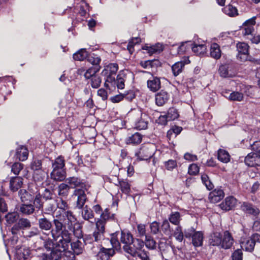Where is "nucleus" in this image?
<instances>
[{
    "label": "nucleus",
    "instance_id": "nucleus-1",
    "mask_svg": "<svg viewBox=\"0 0 260 260\" xmlns=\"http://www.w3.org/2000/svg\"><path fill=\"white\" fill-rule=\"evenodd\" d=\"M38 224L42 231H50L54 241L70 240V233L64 229L63 224L58 218L51 220L43 215L38 219Z\"/></svg>",
    "mask_w": 260,
    "mask_h": 260
},
{
    "label": "nucleus",
    "instance_id": "nucleus-2",
    "mask_svg": "<svg viewBox=\"0 0 260 260\" xmlns=\"http://www.w3.org/2000/svg\"><path fill=\"white\" fill-rule=\"evenodd\" d=\"M43 240L44 249L49 253H43L39 255V260H60L62 252L68 249V245L70 241H54V240L49 237Z\"/></svg>",
    "mask_w": 260,
    "mask_h": 260
},
{
    "label": "nucleus",
    "instance_id": "nucleus-3",
    "mask_svg": "<svg viewBox=\"0 0 260 260\" xmlns=\"http://www.w3.org/2000/svg\"><path fill=\"white\" fill-rule=\"evenodd\" d=\"M255 19L254 16L245 21L241 27L240 31L246 39L250 40L252 43L257 44L260 42V37L255 34Z\"/></svg>",
    "mask_w": 260,
    "mask_h": 260
},
{
    "label": "nucleus",
    "instance_id": "nucleus-4",
    "mask_svg": "<svg viewBox=\"0 0 260 260\" xmlns=\"http://www.w3.org/2000/svg\"><path fill=\"white\" fill-rule=\"evenodd\" d=\"M91 209L94 213L100 215L99 217L94 218L95 222L98 223L99 221H102V225H104L105 228H106V225L108 222L117 221L116 214L112 213L109 208L103 210L100 204H96L92 206Z\"/></svg>",
    "mask_w": 260,
    "mask_h": 260
},
{
    "label": "nucleus",
    "instance_id": "nucleus-5",
    "mask_svg": "<svg viewBox=\"0 0 260 260\" xmlns=\"http://www.w3.org/2000/svg\"><path fill=\"white\" fill-rule=\"evenodd\" d=\"M102 221L95 223V228L92 234H85L83 240L85 245L92 244L94 242H101L106 233V228L102 225Z\"/></svg>",
    "mask_w": 260,
    "mask_h": 260
},
{
    "label": "nucleus",
    "instance_id": "nucleus-6",
    "mask_svg": "<svg viewBox=\"0 0 260 260\" xmlns=\"http://www.w3.org/2000/svg\"><path fill=\"white\" fill-rule=\"evenodd\" d=\"M119 67L116 63H110L105 67L104 69L102 71L101 74L104 77L105 83L104 86L109 90H110V85L108 82L114 83V77L116 75Z\"/></svg>",
    "mask_w": 260,
    "mask_h": 260
},
{
    "label": "nucleus",
    "instance_id": "nucleus-7",
    "mask_svg": "<svg viewBox=\"0 0 260 260\" xmlns=\"http://www.w3.org/2000/svg\"><path fill=\"white\" fill-rule=\"evenodd\" d=\"M128 78L134 79V74L126 70L120 71L117 75L116 78L115 79L114 77V83L108 82L110 89L112 87H115V86H116L118 89H124L125 82Z\"/></svg>",
    "mask_w": 260,
    "mask_h": 260
},
{
    "label": "nucleus",
    "instance_id": "nucleus-8",
    "mask_svg": "<svg viewBox=\"0 0 260 260\" xmlns=\"http://www.w3.org/2000/svg\"><path fill=\"white\" fill-rule=\"evenodd\" d=\"M119 231H116L114 233L109 234V237H105L102 239V244L106 247L111 246L110 248L116 250L118 252H121V246L119 240Z\"/></svg>",
    "mask_w": 260,
    "mask_h": 260
},
{
    "label": "nucleus",
    "instance_id": "nucleus-9",
    "mask_svg": "<svg viewBox=\"0 0 260 260\" xmlns=\"http://www.w3.org/2000/svg\"><path fill=\"white\" fill-rule=\"evenodd\" d=\"M238 69V64L231 61L220 65L218 72L222 78H231L236 76Z\"/></svg>",
    "mask_w": 260,
    "mask_h": 260
},
{
    "label": "nucleus",
    "instance_id": "nucleus-10",
    "mask_svg": "<svg viewBox=\"0 0 260 260\" xmlns=\"http://www.w3.org/2000/svg\"><path fill=\"white\" fill-rule=\"evenodd\" d=\"M155 152V149L152 144H143L139 150L136 152L135 156L139 160H148L153 156Z\"/></svg>",
    "mask_w": 260,
    "mask_h": 260
},
{
    "label": "nucleus",
    "instance_id": "nucleus-11",
    "mask_svg": "<svg viewBox=\"0 0 260 260\" xmlns=\"http://www.w3.org/2000/svg\"><path fill=\"white\" fill-rule=\"evenodd\" d=\"M101 69V67L96 68H90L84 73V77L86 79H90L91 86L93 88H98L101 84L102 79L95 74L98 72Z\"/></svg>",
    "mask_w": 260,
    "mask_h": 260
},
{
    "label": "nucleus",
    "instance_id": "nucleus-12",
    "mask_svg": "<svg viewBox=\"0 0 260 260\" xmlns=\"http://www.w3.org/2000/svg\"><path fill=\"white\" fill-rule=\"evenodd\" d=\"M144 246V242L140 239L133 238L129 246L123 245V249L127 253L135 256L142 250Z\"/></svg>",
    "mask_w": 260,
    "mask_h": 260
},
{
    "label": "nucleus",
    "instance_id": "nucleus-13",
    "mask_svg": "<svg viewBox=\"0 0 260 260\" xmlns=\"http://www.w3.org/2000/svg\"><path fill=\"white\" fill-rule=\"evenodd\" d=\"M240 209L245 214H249L254 217H257L260 213V210L252 203L247 202H240Z\"/></svg>",
    "mask_w": 260,
    "mask_h": 260
},
{
    "label": "nucleus",
    "instance_id": "nucleus-14",
    "mask_svg": "<svg viewBox=\"0 0 260 260\" xmlns=\"http://www.w3.org/2000/svg\"><path fill=\"white\" fill-rule=\"evenodd\" d=\"M64 215L66 218H58L64 225V228L69 233L72 230L74 223L76 221L77 219L71 210L64 211Z\"/></svg>",
    "mask_w": 260,
    "mask_h": 260
},
{
    "label": "nucleus",
    "instance_id": "nucleus-15",
    "mask_svg": "<svg viewBox=\"0 0 260 260\" xmlns=\"http://www.w3.org/2000/svg\"><path fill=\"white\" fill-rule=\"evenodd\" d=\"M31 222L27 218H20L11 228V233L14 236L17 235L21 230H27L30 228Z\"/></svg>",
    "mask_w": 260,
    "mask_h": 260
},
{
    "label": "nucleus",
    "instance_id": "nucleus-16",
    "mask_svg": "<svg viewBox=\"0 0 260 260\" xmlns=\"http://www.w3.org/2000/svg\"><path fill=\"white\" fill-rule=\"evenodd\" d=\"M65 182L69 184L71 189H76L77 187L87 190L86 182L80 177L73 176L65 179Z\"/></svg>",
    "mask_w": 260,
    "mask_h": 260
},
{
    "label": "nucleus",
    "instance_id": "nucleus-17",
    "mask_svg": "<svg viewBox=\"0 0 260 260\" xmlns=\"http://www.w3.org/2000/svg\"><path fill=\"white\" fill-rule=\"evenodd\" d=\"M85 189L76 188L74 190V195L77 196L76 207L78 209H81L84 207V205L87 200Z\"/></svg>",
    "mask_w": 260,
    "mask_h": 260
},
{
    "label": "nucleus",
    "instance_id": "nucleus-18",
    "mask_svg": "<svg viewBox=\"0 0 260 260\" xmlns=\"http://www.w3.org/2000/svg\"><path fill=\"white\" fill-rule=\"evenodd\" d=\"M116 250L111 248H106L101 245L99 251L96 254L98 260H109L111 257L113 256Z\"/></svg>",
    "mask_w": 260,
    "mask_h": 260
},
{
    "label": "nucleus",
    "instance_id": "nucleus-19",
    "mask_svg": "<svg viewBox=\"0 0 260 260\" xmlns=\"http://www.w3.org/2000/svg\"><path fill=\"white\" fill-rule=\"evenodd\" d=\"M138 115H140L135 122V127L138 130L146 129L148 127L149 123V116L146 113H143L141 111H138Z\"/></svg>",
    "mask_w": 260,
    "mask_h": 260
},
{
    "label": "nucleus",
    "instance_id": "nucleus-20",
    "mask_svg": "<svg viewBox=\"0 0 260 260\" xmlns=\"http://www.w3.org/2000/svg\"><path fill=\"white\" fill-rule=\"evenodd\" d=\"M244 162L249 167H259L260 166V156L252 151L245 157Z\"/></svg>",
    "mask_w": 260,
    "mask_h": 260
},
{
    "label": "nucleus",
    "instance_id": "nucleus-21",
    "mask_svg": "<svg viewBox=\"0 0 260 260\" xmlns=\"http://www.w3.org/2000/svg\"><path fill=\"white\" fill-rule=\"evenodd\" d=\"M237 201L233 196H228L219 206L222 210L229 211L235 208Z\"/></svg>",
    "mask_w": 260,
    "mask_h": 260
},
{
    "label": "nucleus",
    "instance_id": "nucleus-22",
    "mask_svg": "<svg viewBox=\"0 0 260 260\" xmlns=\"http://www.w3.org/2000/svg\"><path fill=\"white\" fill-rule=\"evenodd\" d=\"M221 247L224 249H230L233 245L234 239L229 231H225L222 235Z\"/></svg>",
    "mask_w": 260,
    "mask_h": 260
},
{
    "label": "nucleus",
    "instance_id": "nucleus-23",
    "mask_svg": "<svg viewBox=\"0 0 260 260\" xmlns=\"http://www.w3.org/2000/svg\"><path fill=\"white\" fill-rule=\"evenodd\" d=\"M46 158L51 162L52 169H66V160L63 156L59 155L54 160L48 157H46Z\"/></svg>",
    "mask_w": 260,
    "mask_h": 260
},
{
    "label": "nucleus",
    "instance_id": "nucleus-24",
    "mask_svg": "<svg viewBox=\"0 0 260 260\" xmlns=\"http://www.w3.org/2000/svg\"><path fill=\"white\" fill-rule=\"evenodd\" d=\"M170 99V94L166 91L161 90L155 94V104L158 106H162L166 104Z\"/></svg>",
    "mask_w": 260,
    "mask_h": 260
},
{
    "label": "nucleus",
    "instance_id": "nucleus-25",
    "mask_svg": "<svg viewBox=\"0 0 260 260\" xmlns=\"http://www.w3.org/2000/svg\"><path fill=\"white\" fill-rule=\"evenodd\" d=\"M23 179L21 177H12L10 180V189L13 192H16L20 189L22 185Z\"/></svg>",
    "mask_w": 260,
    "mask_h": 260
},
{
    "label": "nucleus",
    "instance_id": "nucleus-26",
    "mask_svg": "<svg viewBox=\"0 0 260 260\" xmlns=\"http://www.w3.org/2000/svg\"><path fill=\"white\" fill-rule=\"evenodd\" d=\"M72 234L70 233V241L68 245V248L69 247V245H70L71 246V248L73 251V253H75L77 255H79L81 254L83 251V245L82 242L79 240V239L75 241H72Z\"/></svg>",
    "mask_w": 260,
    "mask_h": 260
},
{
    "label": "nucleus",
    "instance_id": "nucleus-27",
    "mask_svg": "<svg viewBox=\"0 0 260 260\" xmlns=\"http://www.w3.org/2000/svg\"><path fill=\"white\" fill-rule=\"evenodd\" d=\"M66 177V169H52L50 173V178L55 181H62Z\"/></svg>",
    "mask_w": 260,
    "mask_h": 260
},
{
    "label": "nucleus",
    "instance_id": "nucleus-28",
    "mask_svg": "<svg viewBox=\"0 0 260 260\" xmlns=\"http://www.w3.org/2000/svg\"><path fill=\"white\" fill-rule=\"evenodd\" d=\"M222 234L220 232H214L209 237V245L212 246H221Z\"/></svg>",
    "mask_w": 260,
    "mask_h": 260
},
{
    "label": "nucleus",
    "instance_id": "nucleus-29",
    "mask_svg": "<svg viewBox=\"0 0 260 260\" xmlns=\"http://www.w3.org/2000/svg\"><path fill=\"white\" fill-rule=\"evenodd\" d=\"M224 197V192L221 189H215L210 192L209 199L212 203H217L220 202Z\"/></svg>",
    "mask_w": 260,
    "mask_h": 260
},
{
    "label": "nucleus",
    "instance_id": "nucleus-30",
    "mask_svg": "<svg viewBox=\"0 0 260 260\" xmlns=\"http://www.w3.org/2000/svg\"><path fill=\"white\" fill-rule=\"evenodd\" d=\"M16 157L20 161L26 160L28 156V150L25 146L20 145L18 147L16 151Z\"/></svg>",
    "mask_w": 260,
    "mask_h": 260
},
{
    "label": "nucleus",
    "instance_id": "nucleus-31",
    "mask_svg": "<svg viewBox=\"0 0 260 260\" xmlns=\"http://www.w3.org/2000/svg\"><path fill=\"white\" fill-rule=\"evenodd\" d=\"M147 87L150 91L155 92L157 91L161 87L160 78L153 77L152 79L147 81Z\"/></svg>",
    "mask_w": 260,
    "mask_h": 260
},
{
    "label": "nucleus",
    "instance_id": "nucleus-32",
    "mask_svg": "<svg viewBox=\"0 0 260 260\" xmlns=\"http://www.w3.org/2000/svg\"><path fill=\"white\" fill-rule=\"evenodd\" d=\"M143 136L139 133L136 132L131 136L127 137L125 143L127 145H137L141 143Z\"/></svg>",
    "mask_w": 260,
    "mask_h": 260
},
{
    "label": "nucleus",
    "instance_id": "nucleus-33",
    "mask_svg": "<svg viewBox=\"0 0 260 260\" xmlns=\"http://www.w3.org/2000/svg\"><path fill=\"white\" fill-rule=\"evenodd\" d=\"M18 194L23 204L32 203L34 196L31 194L26 189H20L18 192Z\"/></svg>",
    "mask_w": 260,
    "mask_h": 260
},
{
    "label": "nucleus",
    "instance_id": "nucleus-34",
    "mask_svg": "<svg viewBox=\"0 0 260 260\" xmlns=\"http://www.w3.org/2000/svg\"><path fill=\"white\" fill-rule=\"evenodd\" d=\"M119 236H120L119 241L120 244L122 243L124 245L129 246L134 238L132 234L129 232H125L123 230H121L120 232Z\"/></svg>",
    "mask_w": 260,
    "mask_h": 260
},
{
    "label": "nucleus",
    "instance_id": "nucleus-35",
    "mask_svg": "<svg viewBox=\"0 0 260 260\" xmlns=\"http://www.w3.org/2000/svg\"><path fill=\"white\" fill-rule=\"evenodd\" d=\"M116 185L119 186L122 193L125 194H128L131 192V184L127 179H118V183Z\"/></svg>",
    "mask_w": 260,
    "mask_h": 260
},
{
    "label": "nucleus",
    "instance_id": "nucleus-36",
    "mask_svg": "<svg viewBox=\"0 0 260 260\" xmlns=\"http://www.w3.org/2000/svg\"><path fill=\"white\" fill-rule=\"evenodd\" d=\"M41 196L42 198V200L45 202L57 200V197L55 193L54 190H50L47 188L44 189L42 193L41 194Z\"/></svg>",
    "mask_w": 260,
    "mask_h": 260
},
{
    "label": "nucleus",
    "instance_id": "nucleus-37",
    "mask_svg": "<svg viewBox=\"0 0 260 260\" xmlns=\"http://www.w3.org/2000/svg\"><path fill=\"white\" fill-rule=\"evenodd\" d=\"M71 188L67 183H62L58 186V195L60 198H67Z\"/></svg>",
    "mask_w": 260,
    "mask_h": 260
},
{
    "label": "nucleus",
    "instance_id": "nucleus-38",
    "mask_svg": "<svg viewBox=\"0 0 260 260\" xmlns=\"http://www.w3.org/2000/svg\"><path fill=\"white\" fill-rule=\"evenodd\" d=\"M168 220L169 222L175 225H180V221L182 220L180 212L178 211L171 212L168 216Z\"/></svg>",
    "mask_w": 260,
    "mask_h": 260
},
{
    "label": "nucleus",
    "instance_id": "nucleus-39",
    "mask_svg": "<svg viewBox=\"0 0 260 260\" xmlns=\"http://www.w3.org/2000/svg\"><path fill=\"white\" fill-rule=\"evenodd\" d=\"M160 232L169 237L172 236V230L170 226V224L168 219H165L162 221L161 224L160 226Z\"/></svg>",
    "mask_w": 260,
    "mask_h": 260
},
{
    "label": "nucleus",
    "instance_id": "nucleus-40",
    "mask_svg": "<svg viewBox=\"0 0 260 260\" xmlns=\"http://www.w3.org/2000/svg\"><path fill=\"white\" fill-rule=\"evenodd\" d=\"M81 215L82 218L85 220L90 221V219H94V213L88 205H85V207L82 208Z\"/></svg>",
    "mask_w": 260,
    "mask_h": 260
},
{
    "label": "nucleus",
    "instance_id": "nucleus-41",
    "mask_svg": "<svg viewBox=\"0 0 260 260\" xmlns=\"http://www.w3.org/2000/svg\"><path fill=\"white\" fill-rule=\"evenodd\" d=\"M231 156L225 150L219 149L217 151V159L223 163H228L230 161Z\"/></svg>",
    "mask_w": 260,
    "mask_h": 260
},
{
    "label": "nucleus",
    "instance_id": "nucleus-42",
    "mask_svg": "<svg viewBox=\"0 0 260 260\" xmlns=\"http://www.w3.org/2000/svg\"><path fill=\"white\" fill-rule=\"evenodd\" d=\"M57 200L49 201L48 202L44 201V210L45 213L49 214L54 213L56 210V202Z\"/></svg>",
    "mask_w": 260,
    "mask_h": 260
},
{
    "label": "nucleus",
    "instance_id": "nucleus-43",
    "mask_svg": "<svg viewBox=\"0 0 260 260\" xmlns=\"http://www.w3.org/2000/svg\"><path fill=\"white\" fill-rule=\"evenodd\" d=\"M32 204L34 208L36 207L38 210H44V201L42 200L40 193H38L35 197H34Z\"/></svg>",
    "mask_w": 260,
    "mask_h": 260
},
{
    "label": "nucleus",
    "instance_id": "nucleus-44",
    "mask_svg": "<svg viewBox=\"0 0 260 260\" xmlns=\"http://www.w3.org/2000/svg\"><path fill=\"white\" fill-rule=\"evenodd\" d=\"M20 211L24 214H31L35 211L34 206L32 203L22 204L20 206Z\"/></svg>",
    "mask_w": 260,
    "mask_h": 260
},
{
    "label": "nucleus",
    "instance_id": "nucleus-45",
    "mask_svg": "<svg viewBox=\"0 0 260 260\" xmlns=\"http://www.w3.org/2000/svg\"><path fill=\"white\" fill-rule=\"evenodd\" d=\"M222 11L225 14L230 17H235L238 14L237 8L232 5L226 6L222 9Z\"/></svg>",
    "mask_w": 260,
    "mask_h": 260
},
{
    "label": "nucleus",
    "instance_id": "nucleus-46",
    "mask_svg": "<svg viewBox=\"0 0 260 260\" xmlns=\"http://www.w3.org/2000/svg\"><path fill=\"white\" fill-rule=\"evenodd\" d=\"M88 62L94 66L93 68L96 67H100V63L101 61V59L100 56L94 53L89 54L88 53V57L86 59Z\"/></svg>",
    "mask_w": 260,
    "mask_h": 260
},
{
    "label": "nucleus",
    "instance_id": "nucleus-47",
    "mask_svg": "<svg viewBox=\"0 0 260 260\" xmlns=\"http://www.w3.org/2000/svg\"><path fill=\"white\" fill-rule=\"evenodd\" d=\"M5 217L8 224H13L19 219V214L16 212H10L6 214Z\"/></svg>",
    "mask_w": 260,
    "mask_h": 260
},
{
    "label": "nucleus",
    "instance_id": "nucleus-48",
    "mask_svg": "<svg viewBox=\"0 0 260 260\" xmlns=\"http://www.w3.org/2000/svg\"><path fill=\"white\" fill-rule=\"evenodd\" d=\"M88 52L86 50H78V51L73 54V57L75 60L82 61L87 59Z\"/></svg>",
    "mask_w": 260,
    "mask_h": 260
},
{
    "label": "nucleus",
    "instance_id": "nucleus-49",
    "mask_svg": "<svg viewBox=\"0 0 260 260\" xmlns=\"http://www.w3.org/2000/svg\"><path fill=\"white\" fill-rule=\"evenodd\" d=\"M241 244V247H244L246 251L249 252L253 251L255 244L252 238V235L250 236L249 239H248L246 242H242Z\"/></svg>",
    "mask_w": 260,
    "mask_h": 260
},
{
    "label": "nucleus",
    "instance_id": "nucleus-50",
    "mask_svg": "<svg viewBox=\"0 0 260 260\" xmlns=\"http://www.w3.org/2000/svg\"><path fill=\"white\" fill-rule=\"evenodd\" d=\"M71 231H72L74 235L78 239L83 238L84 236L82 231V227L79 223H74Z\"/></svg>",
    "mask_w": 260,
    "mask_h": 260
},
{
    "label": "nucleus",
    "instance_id": "nucleus-51",
    "mask_svg": "<svg viewBox=\"0 0 260 260\" xmlns=\"http://www.w3.org/2000/svg\"><path fill=\"white\" fill-rule=\"evenodd\" d=\"M172 236H174L178 241H182L184 238V234L180 225L177 226L174 230H172Z\"/></svg>",
    "mask_w": 260,
    "mask_h": 260
},
{
    "label": "nucleus",
    "instance_id": "nucleus-52",
    "mask_svg": "<svg viewBox=\"0 0 260 260\" xmlns=\"http://www.w3.org/2000/svg\"><path fill=\"white\" fill-rule=\"evenodd\" d=\"M30 169L32 171H39L42 169V161L37 158H34L30 165Z\"/></svg>",
    "mask_w": 260,
    "mask_h": 260
},
{
    "label": "nucleus",
    "instance_id": "nucleus-53",
    "mask_svg": "<svg viewBox=\"0 0 260 260\" xmlns=\"http://www.w3.org/2000/svg\"><path fill=\"white\" fill-rule=\"evenodd\" d=\"M166 115L169 121H172L177 119L179 116V114L177 109L171 107L169 109Z\"/></svg>",
    "mask_w": 260,
    "mask_h": 260
},
{
    "label": "nucleus",
    "instance_id": "nucleus-54",
    "mask_svg": "<svg viewBox=\"0 0 260 260\" xmlns=\"http://www.w3.org/2000/svg\"><path fill=\"white\" fill-rule=\"evenodd\" d=\"M244 95L242 92L239 91H233L232 92L228 99L230 101H238L241 102L243 100Z\"/></svg>",
    "mask_w": 260,
    "mask_h": 260
},
{
    "label": "nucleus",
    "instance_id": "nucleus-55",
    "mask_svg": "<svg viewBox=\"0 0 260 260\" xmlns=\"http://www.w3.org/2000/svg\"><path fill=\"white\" fill-rule=\"evenodd\" d=\"M144 244L149 249H155L156 247V242L150 235L146 236Z\"/></svg>",
    "mask_w": 260,
    "mask_h": 260
},
{
    "label": "nucleus",
    "instance_id": "nucleus-56",
    "mask_svg": "<svg viewBox=\"0 0 260 260\" xmlns=\"http://www.w3.org/2000/svg\"><path fill=\"white\" fill-rule=\"evenodd\" d=\"M184 66V64L182 62H177L172 66V71L173 75L175 77L179 75L182 71V69Z\"/></svg>",
    "mask_w": 260,
    "mask_h": 260
},
{
    "label": "nucleus",
    "instance_id": "nucleus-57",
    "mask_svg": "<svg viewBox=\"0 0 260 260\" xmlns=\"http://www.w3.org/2000/svg\"><path fill=\"white\" fill-rule=\"evenodd\" d=\"M45 177V172L43 169L40 170L39 171H33L32 177L35 182L43 181Z\"/></svg>",
    "mask_w": 260,
    "mask_h": 260
},
{
    "label": "nucleus",
    "instance_id": "nucleus-58",
    "mask_svg": "<svg viewBox=\"0 0 260 260\" xmlns=\"http://www.w3.org/2000/svg\"><path fill=\"white\" fill-rule=\"evenodd\" d=\"M56 208H59L62 211H66L69 208L67 202L63 199V198H58L56 202Z\"/></svg>",
    "mask_w": 260,
    "mask_h": 260
},
{
    "label": "nucleus",
    "instance_id": "nucleus-59",
    "mask_svg": "<svg viewBox=\"0 0 260 260\" xmlns=\"http://www.w3.org/2000/svg\"><path fill=\"white\" fill-rule=\"evenodd\" d=\"M184 236L186 238H191V243L192 245L195 246V229L193 228H191L184 231Z\"/></svg>",
    "mask_w": 260,
    "mask_h": 260
},
{
    "label": "nucleus",
    "instance_id": "nucleus-60",
    "mask_svg": "<svg viewBox=\"0 0 260 260\" xmlns=\"http://www.w3.org/2000/svg\"><path fill=\"white\" fill-rule=\"evenodd\" d=\"M201 180L202 182L206 186L208 190H211L213 188L214 185L209 179L207 175L205 174L202 175Z\"/></svg>",
    "mask_w": 260,
    "mask_h": 260
},
{
    "label": "nucleus",
    "instance_id": "nucleus-61",
    "mask_svg": "<svg viewBox=\"0 0 260 260\" xmlns=\"http://www.w3.org/2000/svg\"><path fill=\"white\" fill-rule=\"evenodd\" d=\"M239 51L237 55L238 59L241 61H245L248 59L249 50H238Z\"/></svg>",
    "mask_w": 260,
    "mask_h": 260
},
{
    "label": "nucleus",
    "instance_id": "nucleus-62",
    "mask_svg": "<svg viewBox=\"0 0 260 260\" xmlns=\"http://www.w3.org/2000/svg\"><path fill=\"white\" fill-rule=\"evenodd\" d=\"M24 165L19 162L14 163L11 166V172L16 175H18L23 169Z\"/></svg>",
    "mask_w": 260,
    "mask_h": 260
},
{
    "label": "nucleus",
    "instance_id": "nucleus-63",
    "mask_svg": "<svg viewBox=\"0 0 260 260\" xmlns=\"http://www.w3.org/2000/svg\"><path fill=\"white\" fill-rule=\"evenodd\" d=\"M123 99L128 102H132L136 98V94L134 90L130 89L125 91L123 93Z\"/></svg>",
    "mask_w": 260,
    "mask_h": 260
},
{
    "label": "nucleus",
    "instance_id": "nucleus-64",
    "mask_svg": "<svg viewBox=\"0 0 260 260\" xmlns=\"http://www.w3.org/2000/svg\"><path fill=\"white\" fill-rule=\"evenodd\" d=\"M68 250V249L62 252L61 258L63 260H75V254H76Z\"/></svg>",
    "mask_w": 260,
    "mask_h": 260
}]
</instances>
